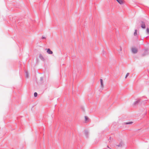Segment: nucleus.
<instances>
[{
    "instance_id": "f257e3e1",
    "label": "nucleus",
    "mask_w": 149,
    "mask_h": 149,
    "mask_svg": "<svg viewBox=\"0 0 149 149\" xmlns=\"http://www.w3.org/2000/svg\"><path fill=\"white\" fill-rule=\"evenodd\" d=\"M100 82L101 87L102 88V89H103L104 88V84L103 81L102 79H100Z\"/></svg>"
},
{
    "instance_id": "f03ea898",
    "label": "nucleus",
    "mask_w": 149,
    "mask_h": 149,
    "mask_svg": "<svg viewBox=\"0 0 149 149\" xmlns=\"http://www.w3.org/2000/svg\"><path fill=\"white\" fill-rule=\"evenodd\" d=\"M47 53L49 54H52L53 53V52L50 50L49 49H46Z\"/></svg>"
},
{
    "instance_id": "7ed1b4c3",
    "label": "nucleus",
    "mask_w": 149,
    "mask_h": 149,
    "mask_svg": "<svg viewBox=\"0 0 149 149\" xmlns=\"http://www.w3.org/2000/svg\"><path fill=\"white\" fill-rule=\"evenodd\" d=\"M132 52L134 53H136L137 52V49L134 48H132Z\"/></svg>"
},
{
    "instance_id": "20e7f679",
    "label": "nucleus",
    "mask_w": 149,
    "mask_h": 149,
    "mask_svg": "<svg viewBox=\"0 0 149 149\" xmlns=\"http://www.w3.org/2000/svg\"><path fill=\"white\" fill-rule=\"evenodd\" d=\"M120 4H123L124 3V1L123 0H116Z\"/></svg>"
},
{
    "instance_id": "39448f33",
    "label": "nucleus",
    "mask_w": 149,
    "mask_h": 149,
    "mask_svg": "<svg viewBox=\"0 0 149 149\" xmlns=\"http://www.w3.org/2000/svg\"><path fill=\"white\" fill-rule=\"evenodd\" d=\"M141 25L142 28L145 29L146 28V25L144 23L142 22Z\"/></svg>"
},
{
    "instance_id": "423d86ee",
    "label": "nucleus",
    "mask_w": 149,
    "mask_h": 149,
    "mask_svg": "<svg viewBox=\"0 0 149 149\" xmlns=\"http://www.w3.org/2000/svg\"><path fill=\"white\" fill-rule=\"evenodd\" d=\"M137 30H135V32L134 33V36H137Z\"/></svg>"
},
{
    "instance_id": "0eeeda50",
    "label": "nucleus",
    "mask_w": 149,
    "mask_h": 149,
    "mask_svg": "<svg viewBox=\"0 0 149 149\" xmlns=\"http://www.w3.org/2000/svg\"><path fill=\"white\" fill-rule=\"evenodd\" d=\"M129 73H127L126 75V76L125 77V78H126L127 77H128L129 76Z\"/></svg>"
},
{
    "instance_id": "6e6552de",
    "label": "nucleus",
    "mask_w": 149,
    "mask_h": 149,
    "mask_svg": "<svg viewBox=\"0 0 149 149\" xmlns=\"http://www.w3.org/2000/svg\"><path fill=\"white\" fill-rule=\"evenodd\" d=\"M146 31L148 34H149V29L147 28L146 29Z\"/></svg>"
},
{
    "instance_id": "1a4fd4ad",
    "label": "nucleus",
    "mask_w": 149,
    "mask_h": 149,
    "mask_svg": "<svg viewBox=\"0 0 149 149\" xmlns=\"http://www.w3.org/2000/svg\"><path fill=\"white\" fill-rule=\"evenodd\" d=\"M138 101H136L133 104V105H135L136 104H137L138 103Z\"/></svg>"
},
{
    "instance_id": "9d476101",
    "label": "nucleus",
    "mask_w": 149,
    "mask_h": 149,
    "mask_svg": "<svg viewBox=\"0 0 149 149\" xmlns=\"http://www.w3.org/2000/svg\"><path fill=\"white\" fill-rule=\"evenodd\" d=\"M34 96L35 97H37V93L36 92L35 93H34Z\"/></svg>"
},
{
    "instance_id": "9b49d317",
    "label": "nucleus",
    "mask_w": 149,
    "mask_h": 149,
    "mask_svg": "<svg viewBox=\"0 0 149 149\" xmlns=\"http://www.w3.org/2000/svg\"><path fill=\"white\" fill-rule=\"evenodd\" d=\"M85 120L86 121L87 120H88V118L87 116H85Z\"/></svg>"
},
{
    "instance_id": "f8f14e48",
    "label": "nucleus",
    "mask_w": 149,
    "mask_h": 149,
    "mask_svg": "<svg viewBox=\"0 0 149 149\" xmlns=\"http://www.w3.org/2000/svg\"><path fill=\"white\" fill-rule=\"evenodd\" d=\"M132 123V122H130V123H126V124H131Z\"/></svg>"
},
{
    "instance_id": "ddd939ff",
    "label": "nucleus",
    "mask_w": 149,
    "mask_h": 149,
    "mask_svg": "<svg viewBox=\"0 0 149 149\" xmlns=\"http://www.w3.org/2000/svg\"><path fill=\"white\" fill-rule=\"evenodd\" d=\"M45 38V37H42V39H44Z\"/></svg>"
},
{
    "instance_id": "4468645a",
    "label": "nucleus",
    "mask_w": 149,
    "mask_h": 149,
    "mask_svg": "<svg viewBox=\"0 0 149 149\" xmlns=\"http://www.w3.org/2000/svg\"><path fill=\"white\" fill-rule=\"evenodd\" d=\"M121 50H122V49H120V51H121Z\"/></svg>"
}]
</instances>
